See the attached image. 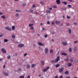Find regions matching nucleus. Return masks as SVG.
Here are the masks:
<instances>
[{
	"label": "nucleus",
	"mask_w": 78,
	"mask_h": 78,
	"mask_svg": "<svg viewBox=\"0 0 78 78\" xmlns=\"http://www.w3.org/2000/svg\"><path fill=\"white\" fill-rule=\"evenodd\" d=\"M59 59H60V57H59V56H58L57 57L56 60H52L51 61V63H53V64H54V63H56L59 61Z\"/></svg>",
	"instance_id": "obj_1"
},
{
	"label": "nucleus",
	"mask_w": 78,
	"mask_h": 78,
	"mask_svg": "<svg viewBox=\"0 0 78 78\" xmlns=\"http://www.w3.org/2000/svg\"><path fill=\"white\" fill-rule=\"evenodd\" d=\"M5 30H7L9 31H11V30H12V29L11 28H10L8 27H5Z\"/></svg>",
	"instance_id": "obj_2"
},
{
	"label": "nucleus",
	"mask_w": 78,
	"mask_h": 78,
	"mask_svg": "<svg viewBox=\"0 0 78 78\" xmlns=\"http://www.w3.org/2000/svg\"><path fill=\"white\" fill-rule=\"evenodd\" d=\"M1 51L3 53H6V51L4 48H2Z\"/></svg>",
	"instance_id": "obj_3"
},
{
	"label": "nucleus",
	"mask_w": 78,
	"mask_h": 78,
	"mask_svg": "<svg viewBox=\"0 0 78 78\" xmlns=\"http://www.w3.org/2000/svg\"><path fill=\"white\" fill-rule=\"evenodd\" d=\"M63 70H64V68H62L59 69V72H60V73H61L62 72Z\"/></svg>",
	"instance_id": "obj_4"
},
{
	"label": "nucleus",
	"mask_w": 78,
	"mask_h": 78,
	"mask_svg": "<svg viewBox=\"0 0 78 78\" xmlns=\"http://www.w3.org/2000/svg\"><path fill=\"white\" fill-rule=\"evenodd\" d=\"M45 53H47L48 52V49L47 48H45Z\"/></svg>",
	"instance_id": "obj_5"
},
{
	"label": "nucleus",
	"mask_w": 78,
	"mask_h": 78,
	"mask_svg": "<svg viewBox=\"0 0 78 78\" xmlns=\"http://www.w3.org/2000/svg\"><path fill=\"white\" fill-rule=\"evenodd\" d=\"M18 46L19 47H23V46H24V44H19Z\"/></svg>",
	"instance_id": "obj_6"
},
{
	"label": "nucleus",
	"mask_w": 78,
	"mask_h": 78,
	"mask_svg": "<svg viewBox=\"0 0 78 78\" xmlns=\"http://www.w3.org/2000/svg\"><path fill=\"white\" fill-rule=\"evenodd\" d=\"M56 3L58 5H59L60 4V0H56Z\"/></svg>",
	"instance_id": "obj_7"
},
{
	"label": "nucleus",
	"mask_w": 78,
	"mask_h": 78,
	"mask_svg": "<svg viewBox=\"0 0 78 78\" xmlns=\"http://www.w3.org/2000/svg\"><path fill=\"white\" fill-rule=\"evenodd\" d=\"M62 44L63 45H67V43L66 42H62Z\"/></svg>",
	"instance_id": "obj_8"
},
{
	"label": "nucleus",
	"mask_w": 78,
	"mask_h": 78,
	"mask_svg": "<svg viewBox=\"0 0 78 78\" xmlns=\"http://www.w3.org/2000/svg\"><path fill=\"white\" fill-rule=\"evenodd\" d=\"M16 11L17 12H22V10H16Z\"/></svg>",
	"instance_id": "obj_9"
},
{
	"label": "nucleus",
	"mask_w": 78,
	"mask_h": 78,
	"mask_svg": "<svg viewBox=\"0 0 78 78\" xmlns=\"http://www.w3.org/2000/svg\"><path fill=\"white\" fill-rule=\"evenodd\" d=\"M68 30L69 33L71 34L72 33V30H71V29H69Z\"/></svg>",
	"instance_id": "obj_10"
},
{
	"label": "nucleus",
	"mask_w": 78,
	"mask_h": 78,
	"mask_svg": "<svg viewBox=\"0 0 78 78\" xmlns=\"http://www.w3.org/2000/svg\"><path fill=\"white\" fill-rule=\"evenodd\" d=\"M62 55L63 56H67V53L63 52L62 53Z\"/></svg>",
	"instance_id": "obj_11"
},
{
	"label": "nucleus",
	"mask_w": 78,
	"mask_h": 78,
	"mask_svg": "<svg viewBox=\"0 0 78 78\" xmlns=\"http://www.w3.org/2000/svg\"><path fill=\"white\" fill-rule=\"evenodd\" d=\"M38 44L39 45H41V46H43V45H44V44H42V43L41 42H39L38 43Z\"/></svg>",
	"instance_id": "obj_12"
},
{
	"label": "nucleus",
	"mask_w": 78,
	"mask_h": 78,
	"mask_svg": "<svg viewBox=\"0 0 78 78\" xmlns=\"http://www.w3.org/2000/svg\"><path fill=\"white\" fill-rule=\"evenodd\" d=\"M3 74L5 75V76H8V73H5V72H3Z\"/></svg>",
	"instance_id": "obj_13"
},
{
	"label": "nucleus",
	"mask_w": 78,
	"mask_h": 78,
	"mask_svg": "<svg viewBox=\"0 0 78 78\" xmlns=\"http://www.w3.org/2000/svg\"><path fill=\"white\" fill-rule=\"evenodd\" d=\"M65 75H69V71H66L65 72Z\"/></svg>",
	"instance_id": "obj_14"
},
{
	"label": "nucleus",
	"mask_w": 78,
	"mask_h": 78,
	"mask_svg": "<svg viewBox=\"0 0 78 78\" xmlns=\"http://www.w3.org/2000/svg\"><path fill=\"white\" fill-rule=\"evenodd\" d=\"M12 37L13 39H15L16 37L15 36V35L14 34H12Z\"/></svg>",
	"instance_id": "obj_15"
},
{
	"label": "nucleus",
	"mask_w": 78,
	"mask_h": 78,
	"mask_svg": "<svg viewBox=\"0 0 78 78\" xmlns=\"http://www.w3.org/2000/svg\"><path fill=\"white\" fill-rule=\"evenodd\" d=\"M41 63L42 64L43 66H44V61L42 60L41 61Z\"/></svg>",
	"instance_id": "obj_16"
},
{
	"label": "nucleus",
	"mask_w": 78,
	"mask_h": 78,
	"mask_svg": "<svg viewBox=\"0 0 78 78\" xmlns=\"http://www.w3.org/2000/svg\"><path fill=\"white\" fill-rule=\"evenodd\" d=\"M30 30H33L34 29V27L33 26H31L30 27Z\"/></svg>",
	"instance_id": "obj_17"
},
{
	"label": "nucleus",
	"mask_w": 78,
	"mask_h": 78,
	"mask_svg": "<svg viewBox=\"0 0 78 78\" xmlns=\"http://www.w3.org/2000/svg\"><path fill=\"white\" fill-rule=\"evenodd\" d=\"M59 66H60V65H59V64H57L56 65L55 67L57 68V67H59Z\"/></svg>",
	"instance_id": "obj_18"
},
{
	"label": "nucleus",
	"mask_w": 78,
	"mask_h": 78,
	"mask_svg": "<svg viewBox=\"0 0 78 78\" xmlns=\"http://www.w3.org/2000/svg\"><path fill=\"white\" fill-rule=\"evenodd\" d=\"M27 69H29L30 67V66L29 65H27Z\"/></svg>",
	"instance_id": "obj_19"
},
{
	"label": "nucleus",
	"mask_w": 78,
	"mask_h": 78,
	"mask_svg": "<svg viewBox=\"0 0 78 78\" xmlns=\"http://www.w3.org/2000/svg\"><path fill=\"white\" fill-rule=\"evenodd\" d=\"M12 30H15V26H13L12 27Z\"/></svg>",
	"instance_id": "obj_20"
},
{
	"label": "nucleus",
	"mask_w": 78,
	"mask_h": 78,
	"mask_svg": "<svg viewBox=\"0 0 78 78\" xmlns=\"http://www.w3.org/2000/svg\"><path fill=\"white\" fill-rule=\"evenodd\" d=\"M4 41L5 42H7L8 41V40L7 39H4Z\"/></svg>",
	"instance_id": "obj_21"
},
{
	"label": "nucleus",
	"mask_w": 78,
	"mask_h": 78,
	"mask_svg": "<svg viewBox=\"0 0 78 78\" xmlns=\"http://www.w3.org/2000/svg\"><path fill=\"white\" fill-rule=\"evenodd\" d=\"M40 3H41V5H44V2H43V1H41L40 2Z\"/></svg>",
	"instance_id": "obj_22"
},
{
	"label": "nucleus",
	"mask_w": 78,
	"mask_h": 78,
	"mask_svg": "<svg viewBox=\"0 0 78 78\" xmlns=\"http://www.w3.org/2000/svg\"><path fill=\"white\" fill-rule=\"evenodd\" d=\"M67 7L68 8H72V6L71 5H67Z\"/></svg>",
	"instance_id": "obj_23"
},
{
	"label": "nucleus",
	"mask_w": 78,
	"mask_h": 78,
	"mask_svg": "<svg viewBox=\"0 0 78 78\" xmlns=\"http://www.w3.org/2000/svg\"><path fill=\"white\" fill-rule=\"evenodd\" d=\"M68 66L69 67H71V66H72V63H68Z\"/></svg>",
	"instance_id": "obj_24"
},
{
	"label": "nucleus",
	"mask_w": 78,
	"mask_h": 78,
	"mask_svg": "<svg viewBox=\"0 0 78 78\" xmlns=\"http://www.w3.org/2000/svg\"><path fill=\"white\" fill-rule=\"evenodd\" d=\"M74 52H76V47H75L74 48Z\"/></svg>",
	"instance_id": "obj_25"
},
{
	"label": "nucleus",
	"mask_w": 78,
	"mask_h": 78,
	"mask_svg": "<svg viewBox=\"0 0 78 78\" xmlns=\"http://www.w3.org/2000/svg\"><path fill=\"white\" fill-rule=\"evenodd\" d=\"M56 24L57 25H59V23H60V21H56Z\"/></svg>",
	"instance_id": "obj_26"
},
{
	"label": "nucleus",
	"mask_w": 78,
	"mask_h": 78,
	"mask_svg": "<svg viewBox=\"0 0 78 78\" xmlns=\"http://www.w3.org/2000/svg\"><path fill=\"white\" fill-rule=\"evenodd\" d=\"M46 12L47 13H50V12H51V11L50 10H46Z\"/></svg>",
	"instance_id": "obj_27"
},
{
	"label": "nucleus",
	"mask_w": 78,
	"mask_h": 78,
	"mask_svg": "<svg viewBox=\"0 0 78 78\" xmlns=\"http://www.w3.org/2000/svg\"><path fill=\"white\" fill-rule=\"evenodd\" d=\"M69 58H67L65 59V61H69Z\"/></svg>",
	"instance_id": "obj_28"
},
{
	"label": "nucleus",
	"mask_w": 78,
	"mask_h": 78,
	"mask_svg": "<svg viewBox=\"0 0 78 78\" xmlns=\"http://www.w3.org/2000/svg\"><path fill=\"white\" fill-rule=\"evenodd\" d=\"M69 51L70 52H72V48H70L69 50Z\"/></svg>",
	"instance_id": "obj_29"
},
{
	"label": "nucleus",
	"mask_w": 78,
	"mask_h": 78,
	"mask_svg": "<svg viewBox=\"0 0 78 78\" xmlns=\"http://www.w3.org/2000/svg\"><path fill=\"white\" fill-rule=\"evenodd\" d=\"M34 25V24H30L29 25V27H31V26H33Z\"/></svg>",
	"instance_id": "obj_30"
},
{
	"label": "nucleus",
	"mask_w": 78,
	"mask_h": 78,
	"mask_svg": "<svg viewBox=\"0 0 78 78\" xmlns=\"http://www.w3.org/2000/svg\"><path fill=\"white\" fill-rule=\"evenodd\" d=\"M15 16L16 17H19V13H16V14Z\"/></svg>",
	"instance_id": "obj_31"
},
{
	"label": "nucleus",
	"mask_w": 78,
	"mask_h": 78,
	"mask_svg": "<svg viewBox=\"0 0 78 78\" xmlns=\"http://www.w3.org/2000/svg\"><path fill=\"white\" fill-rule=\"evenodd\" d=\"M66 25L67 26H70V23H66Z\"/></svg>",
	"instance_id": "obj_32"
},
{
	"label": "nucleus",
	"mask_w": 78,
	"mask_h": 78,
	"mask_svg": "<svg viewBox=\"0 0 78 78\" xmlns=\"http://www.w3.org/2000/svg\"><path fill=\"white\" fill-rule=\"evenodd\" d=\"M30 12L31 13H33V11L32 10V9H30Z\"/></svg>",
	"instance_id": "obj_33"
},
{
	"label": "nucleus",
	"mask_w": 78,
	"mask_h": 78,
	"mask_svg": "<svg viewBox=\"0 0 78 78\" xmlns=\"http://www.w3.org/2000/svg\"><path fill=\"white\" fill-rule=\"evenodd\" d=\"M2 18H3V19H6V17H5V16H2Z\"/></svg>",
	"instance_id": "obj_34"
},
{
	"label": "nucleus",
	"mask_w": 78,
	"mask_h": 78,
	"mask_svg": "<svg viewBox=\"0 0 78 78\" xmlns=\"http://www.w3.org/2000/svg\"><path fill=\"white\" fill-rule=\"evenodd\" d=\"M54 8H57V6L56 5H54L53 6Z\"/></svg>",
	"instance_id": "obj_35"
},
{
	"label": "nucleus",
	"mask_w": 78,
	"mask_h": 78,
	"mask_svg": "<svg viewBox=\"0 0 78 78\" xmlns=\"http://www.w3.org/2000/svg\"><path fill=\"white\" fill-rule=\"evenodd\" d=\"M50 52L51 53H53V50L52 49L50 51Z\"/></svg>",
	"instance_id": "obj_36"
},
{
	"label": "nucleus",
	"mask_w": 78,
	"mask_h": 78,
	"mask_svg": "<svg viewBox=\"0 0 78 78\" xmlns=\"http://www.w3.org/2000/svg\"><path fill=\"white\" fill-rule=\"evenodd\" d=\"M47 69L45 68L43 69V71L44 72H46L47 71Z\"/></svg>",
	"instance_id": "obj_37"
},
{
	"label": "nucleus",
	"mask_w": 78,
	"mask_h": 78,
	"mask_svg": "<svg viewBox=\"0 0 78 78\" xmlns=\"http://www.w3.org/2000/svg\"><path fill=\"white\" fill-rule=\"evenodd\" d=\"M7 58L8 59H10L11 58V56L9 55L8 56H7Z\"/></svg>",
	"instance_id": "obj_38"
},
{
	"label": "nucleus",
	"mask_w": 78,
	"mask_h": 78,
	"mask_svg": "<svg viewBox=\"0 0 78 78\" xmlns=\"http://www.w3.org/2000/svg\"><path fill=\"white\" fill-rule=\"evenodd\" d=\"M34 66H35V65H34V64H33L31 65L32 67H34Z\"/></svg>",
	"instance_id": "obj_39"
},
{
	"label": "nucleus",
	"mask_w": 78,
	"mask_h": 78,
	"mask_svg": "<svg viewBox=\"0 0 78 78\" xmlns=\"http://www.w3.org/2000/svg\"><path fill=\"white\" fill-rule=\"evenodd\" d=\"M23 6H26V3H24L23 4Z\"/></svg>",
	"instance_id": "obj_40"
},
{
	"label": "nucleus",
	"mask_w": 78,
	"mask_h": 78,
	"mask_svg": "<svg viewBox=\"0 0 78 78\" xmlns=\"http://www.w3.org/2000/svg\"><path fill=\"white\" fill-rule=\"evenodd\" d=\"M63 3L64 4H65V5H67V2H63Z\"/></svg>",
	"instance_id": "obj_41"
},
{
	"label": "nucleus",
	"mask_w": 78,
	"mask_h": 78,
	"mask_svg": "<svg viewBox=\"0 0 78 78\" xmlns=\"http://www.w3.org/2000/svg\"><path fill=\"white\" fill-rule=\"evenodd\" d=\"M71 17L70 16H67V19H70Z\"/></svg>",
	"instance_id": "obj_42"
},
{
	"label": "nucleus",
	"mask_w": 78,
	"mask_h": 78,
	"mask_svg": "<svg viewBox=\"0 0 78 78\" xmlns=\"http://www.w3.org/2000/svg\"><path fill=\"white\" fill-rule=\"evenodd\" d=\"M74 62H78V60L76 59H75L74 60Z\"/></svg>",
	"instance_id": "obj_43"
},
{
	"label": "nucleus",
	"mask_w": 78,
	"mask_h": 78,
	"mask_svg": "<svg viewBox=\"0 0 78 78\" xmlns=\"http://www.w3.org/2000/svg\"><path fill=\"white\" fill-rule=\"evenodd\" d=\"M20 78H24V76H20Z\"/></svg>",
	"instance_id": "obj_44"
},
{
	"label": "nucleus",
	"mask_w": 78,
	"mask_h": 78,
	"mask_svg": "<svg viewBox=\"0 0 78 78\" xmlns=\"http://www.w3.org/2000/svg\"><path fill=\"white\" fill-rule=\"evenodd\" d=\"M48 36V35L47 34H46L44 35V37L46 38Z\"/></svg>",
	"instance_id": "obj_45"
},
{
	"label": "nucleus",
	"mask_w": 78,
	"mask_h": 78,
	"mask_svg": "<svg viewBox=\"0 0 78 78\" xmlns=\"http://www.w3.org/2000/svg\"><path fill=\"white\" fill-rule=\"evenodd\" d=\"M78 41H76L74 42V44H76V43H78Z\"/></svg>",
	"instance_id": "obj_46"
},
{
	"label": "nucleus",
	"mask_w": 78,
	"mask_h": 78,
	"mask_svg": "<svg viewBox=\"0 0 78 78\" xmlns=\"http://www.w3.org/2000/svg\"><path fill=\"white\" fill-rule=\"evenodd\" d=\"M74 25L76 26L77 25V23H74Z\"/></svg>",
	"instance_id": "obj_47"
},
{
	"label": "nucleus",
	"mask_w": 78,
	"mask_h": 78,
	"mask_svg": "<svg viewBox=\"0 0 78 78\" xmlns=\"http://www.w3.org/2000/svg\"><path fill=\"white\" fill-rule=\"evenodd\" d=\"M70 61L71 62H73V60L72 59H70Z\"/></svg>",
	"instance_id": "obj_48"
},
{
	"label": "nucleus",
	"mask_w": 78,
	"mask_h": 78,
	"mask_svg": "<svg viewBox=\"0 0 78 78\" xmlns=\"http://www.w3.org/2000/svg\"><path fill=\"white\" fill-rule=\"evenodd\" d=\"M36 7V5H33V6H32V7H33V8H34V7Z\"/></svg>",
	"instance_id": "obj_49"
},
{
	"label": "nucleus",
	"mask_w": 78,
	"mask_h": 78,
	"mask_svg": "<svg viewBox=\"0 0 78 78\" xmlns=\"http://www.w3.org/2000/svg\"><path fill=\"white\" fill-rule=\"evenodd\" d=\"M49 67L48 66L46 69L47 70H48V69H49Z\"/></svg>",
	"instance_id": "obj_50"
},
{
	"label": "nucleus",
	"mask_w": 78,
	"mask_h": 78,
	"mask_svg": "<svg viewBox=\"0 0 78 78\" xmlns=\"http://www.w3.org/2000/svg\"><path fill=\"white\" fill-rule=\"evenodd\" d=\"M52 8L51 7L49 9V10H52Z\"/></svg>",
	"instance_id": "obj_51"
},
{
	"label": "nucleus",
	"mask_w": 78,
	"mask_h": 78,
	"mask_svg": "<svg viewBox=\"0 0 78 78\" xmlns=\"http://www.w3.org/2000/svg\"><path fill=\"white\" fill-rule=\"evenodd\" d=\"M27 54L26 53L24 54V56H27Z\"/></svg>",
	"instance_id": "obj_52"
},
{
	"label": "nucleus",
	"mask_w": 78,
	"mask_h": 78,
	"mask_svg": "<svg viewBox=\"0 0 78 78\" xmlns=\"http://www.w3.org/2000/svg\"><path fill=\"white\" fill-rule=\"evenodd\" d=\"M0 15H3V13L2 12H0Z\"/></svg>",
	"instance_id": "obj_53"
},
{
	"label": "nucleus",
	"mask_w": 78,
	"mask_h": 78,
	"mask_svg": "<svg viewBox=\"0 0 78 78\" xmlns=\"http://www.w3.org/2000/svg\"><path fill=\"white\" fill-rule=\"evenodd\" d=\"M50 22L48 21L47 22V24H50Z\"/></svg>",
	"instance_id": "obj_54"
},
{
	"label": "nucleus",
	"mask_w": 78,
	"mask_h": 78,
	"mask_svg": "<svg viewBox=\"0 0 78 78\" xmlns=\"http://www.w3.org/2000/svg\"><path fill=\"white\" fill-rule=\"evenodd\" d=\"M68 1H69V2H72V0H68Z\"/></svg>",
	"instance_id": "obj_55"
},
{
	"label": "nucleus",
	"mask_w": 78,
	"mask_h": 78,
	"mask_svg": "<svg viewBox=\"0 0 78 78\" xmlns=\"http://www.w3.org/2000/svg\"><path fill=\"white\" fill-rule=\"evenodd\" d=\"M3 36V34H1V35H0V37H2Z\"/></svg>",
	"instance_id": "obj_56"
},
{
	"label": "nucleus",
	"mask_w": 78,
	"mask_h": 78,
	"mask_svg": "<svg viewBox=\"0 0 78 78\" xmlns=\"http://www.w3.org/2000/svg\"><path fill=\"white\" fill-rule=\"evenodd\" d=\"M45 30V29L44 27L42 28V30Z\"/></svg>",
	"instance_id": "obj_57"
},
{
	"label": "nucleus",
	"mask_w": 78,
	"mask_h": 78,
	"mask_svg": "<svg viewBox=\"0 0 78 78\" xmlns=\"http://www.w3.org/2000/svg\"><path fill=\"white\" fill-rule=\"evenodd\" d=\"M35 14H38V13L37 12H35Z\"/></svg>",
	"instance_id": "obj_58"
},
{
	"label": "nucleus",
	"mask_w": 78,
	"mask_h": 78,
	"mask_svg": "<svg viewBox=\"0 0 78 78\" xmlns=\"http://www.w3.org/2000/svg\"><path fill=\"white\" fill-rule=\"evenodd\" d=\"M27 78H30V76H28Z\"/></svg>",
	"instance_id": "obj_59"
},
{
	"label": "nucleus",
	"mask_w": 78,
	"mask_h": 78,
	"mask_svg": "<svg viewBox=\"0 0 78 78\" xmlns=\"http://www.w3.org/2000/svg\"><path fill=\"white\" fill-rule=\"evenodd\" d=\"M38 76H39V77H41V74H39L38 75Z\"/></svg>",
	"instance_id": "obj_60"
},
{
	"label": "nucleus",
	"mask_w": 78,
	"mask_h": 78,
	"mask_svg": "<svg viewBox=\"0 0 78 78\" xmlns=\"http://www.w3.org/2000/svg\"><path fill=\"white\" fill-rule=\"evenodd\" d=\"M43 25V24L42 23H40V25H41L42 26V25Z\"/></svg>",
	"instance_id": "obj_61"
},
{
	"label": "nucleus",
	"mask_w": 78,
	"mask_h": 78,
	"mask_svg": "<svg viewBox=\"0 0 78 78\" xmlns=\"http://www.w3.org/2000/svg\"><path fill=\"white\" fill-rule=\"evenodd\" d=\"M16 44H19V42H15Z\"/></svg>",
	"instance_id": "obj_62"
},
{
	"label": "nucleus",
	"mask_w": 78,
	"mask_h": 78,
	"mask_svg": "<svg viewBox=\"0 0 78 78\" xmlns=\"http://www.w3.org/2000/svg\"><path fill=\"white\" fill-rule=\"evenodd\" d=\"M52 25H54V22H52Z\"/></svg>",
	"instance_id": "obj_63"
},
{
	"label": "nucleus",
	"mask_w": 78,
	"mask_h": 78,
	"mask_svg": "<svg viewBox=\"0 0 78 78\" xmlns=\"http://www.w3.org/2000/svg\"><path fill=\"white\" fill-rule=\"evenodd\" d=\"M66 78H70V77H69V76H67L66 77Z\"/></svg>",
	"instance_id": "obj_64"
}]
</instances>
